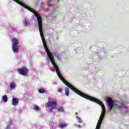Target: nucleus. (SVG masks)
<instances>
[{
	"instance_id": "obj_1",
	"label": "nucleus",
	"mask_w": 129,
	"mask_h": 129,
	"mask_svg": "<svg viewBox=\"0 0 129 129\" xmlns=\"http://www.w3.org/2000/svg\"><path fill=\"white\" fill-rule=\"evenodd\" d=\"M55 72L56 73L57 75L59 77V79L62 81V82L65 84L69 88H70L72 90H73L75 93L80 95V96H82V97H84V98H86V99H88V100H90V101H93V102H95V103H97L99 104L100 106L102 107V112L101 113L100 116L99 118L98 122L97 124V126L95 129H100V126H101V124H102V121H103V118H104V116L105 115L106 109L104 104L102 103V102L100 101L99 100L93 97H91L89 95H86L79 90L76 89L74 86H73L71 84L68 82L62 76L61 73H60V70H59V68L57 67V68L55 69Z\"/></svg>"
},
{
	"instance_id": "obj_2",
	"label": "nucleus",
	"mask_w": 129,
	"mask_h": 129,
	"mask_svg": "<svg viewBox=\"0 0 129 129\" xmlns=\"http://www.w3.org/2000/svg\"><path fill=\"white\" fill-rule=\"evenodd\" d=\"M14 2L18 4V5H20L25 9H26V10H28V11H29V12H31V13H33L36 16L37 21L38 22V28L40 32V35L41 36V39L42 40V43L43 45V47L45 49V52H46V54L49 58L50 61H55L54 60V55H53V53L52 52L50 51L49 48H48V45H47V43H46V40H45V37L44 36V33L43 32V18H42V16L40 15L39 13H37L34 10V9L30 8L29 6L25 5L22 2H20L19 0H13Z\"/></svg>"
},
{
	"instance_id": "obj_3",
	"label": "nucleus",
	"mask_w": 129,
	"mask_h": 129,
	"mask_svg": "<svg viewBox=\"0 0 129 129\" xmlns=\"http://www.w3.org/2000/svg\"><path fill=\"white\" fill-rule=\"evenodd\" d=\"M107 102L108 104V108L110 110V111H111L112 110V108H118L120 109L121 108V107L117 104L114 105V101L112 100V98L110 97L107 98Z\"/></svg>"
},
{
	"instance_id": "obj_4",
	"label": "nucleus",
	"mask_w": 129,
	"mask_h": 129,
	"mask_svg": "<svg viewBox=\"0 0 129 129\" xmlns=\"http://www.w3.org/2000/svg\"><path fill=\"white\" fill-rule=\"evenodd\" d=\"M13 44L12 45V51L14 53H18L19 52V47L20 43H19V40L17 38H13Z\"/></svg>"
},
{
	"instance_id": "obj_5",
	"label": "nucleus",
	"mask_w": 129,
	"mask_h": 129,
	"mask_svg": "<svg viewBox=\"0 0 129 129\" xmlns=\"http://www.w3.org/2000/svg\"><path fill=\"white\" fill-rule=\"evenodd\" d=\"M18 72L20 75H23V76H27L29 72V70L26 67H23L22 68L18 69Z\"/></svg>"
},
{
	"instance_id": "obj_6",
	"label": "nucleus",
	"mask_w": 129,
	"mask_h": 129,
	"mask_svg": "<svg viewBox=\"0 0 129 129\" xmlns=\"http://www.w3.org/2000/svg\"><path fill=\"white\" fill-rule=\"evenodd\" d=\"M57 105L58 104L56 101H48L46 103V107H51V109H56Z\"/></svg>"
},
{
	"instance_id": "obj_7",
	"label": "nucleus",
	"mask_w": 129,
	"mask_h": 129,
	"mask_svg": "<svg viewBox=\"0 0 129 129\" xmlns=\"http://www.w3.org/2000/svg\"><path fill=\"white\" fill-rule=\"evenodd\" d=\"M18 103H19V100L18 98H14L12 100V104L14 105H18Z\"/></svg>"
},
{
	"instance_id": "obj_8",
	"label": "nucleus",
	"mask_w": 129,
	"mask_h": 129,
	"mask_svg": "<svg viewBox=\"0 0 129 129\" xmlns=\"http://www.w3.org/2000/svg\"><path fill=\"white\" fill-rule=\"evenodd\" d=\"M16 86H17V85L15 82L10 83V88L11 89H15V88H16Z\"/></svg>"
},
{
	"instance_id": "obj_9",
	"label": "nucleus",
	"mask_w": 129,
	"mask_h": 129,
	"mask_svg": "<svg viewBox=\"0 0 129 129\" xmlns=\"http://www.w3.org/2000/svg\"><path fill=\"white\" fill-rule=\"evenodd\" d=\"M29 20H28V19L25 18L24 19V22H23V24L25 25V26H28V25H29Z\"/></svg>"
},
{
	"instance_id": "obj_10",
	"label": "nucleus",
	"mask_w": 129,
	"mask_h": 129,
	"mask_svg": "<svg viewBox=\"0 0 129 129\" xmlns=\"http://www.w3.org/2000/svg\"><path fill=\"white\" fill-rule=\"evenodd\" d=\"M65 94L67 96H69V88L66 87L64 89Z\"/></svg>"
},
{
	"instance_id": "obj_11",
	"label": "nucleus",
	"mask_w": 129,
	"mask_h": 129,
	"mask_svg": "<svg viewBox=\"0 0 129 129\" xmlns=\"http://www.w3.org/2000/svg\"><path fill=\"white\" fill-rule=\"evenodd\" d=\"M3 99L4 102H7L8 101V96L7 95H5L3 96Z\"/></svg>"
},
{
	"instance_id": "obj_12",
	"label": "nucleus",
	"mask_w": 129,
	"mask_h": 129,
	"mask_svg": "<svg viewBox=\"0 0 129 129\" xmlns=\"http://www.w3.org/2000/svg\"><path fill=\"white\" fill-rule=\"evenodd\" d=\"M67 124L64 123V124H59L58 125L59 127H66L67 126Z\"/></svg>"
},
{
	"instance_id": "obj_13",
	"label": "nucleus",
	"mask_w": 129,
	"mask_h": 129,
	"mask_svg": "<svg viewBox=\"0 0 129 129\" xmlns=\"http://www.w3.org/2000/svg\"><path fill=\"white\" fill-rule=\"evenodd\" d=\"M58 112H64V108L63 107H59L58 108Z\"/></svg>"
},
{
	"instance_id": "obj_14",
	"label": "nucleus",
	"mask_w": 129,
	"mask_h": 129,
	"mask_svg": "<svg viewBox=\"0 0 129 129\" xmlns=\"http://www.w3.org/2000/svg\"><path fill=\"white\" fill-rule=\"evenodd\" d=\"M61 56H62V54L60 53L57 54V55L56 56L57 59H58V60H61Z\"/></svg>"
},
{
	"instance_id": "obj_15",
	"label": "nucleus",
	"mask_w": 129,
	"mask_h": 129,
	"mask_svg": "<svg viewBox=\"0 0 129 129\" xmlns=\"http://www.w3.org/2000/svg\"><path fill=\"white\" fill-rule=\"evenodd\" d=\"M33 109H35V110H39V109H40V108L39 107V106L35 105Z\"/></svg>"
},
{
	"instance_id": "obj_16",
	"label": "nucleus",
	"mask_w": 129,
	"mask_h": 129,
	"mask_svg": "<svg viewBox=\"0 0 129 129\" xmlns=\"http://www.w3.org/2000/svg\"><path fill=\"white\" fill-rule=\"evenodd\" d=\"M78 120V122L79 123H82V120H81V118L79 117H77Z\"/></svg>"
},
{
	"instance_id": "obj_17",
	"label": "nucleus",
	"mask_w": 129,
	"mask_h": 129,
	"mask_svg": "<svg viewBox=\"0 0 129 129\" xmlns=\"http://www.w3.org/2000/svg\"><path fill=\"white\" fill-rule=\"evenodd\" d=\"M38 91L39 93H45V90H44L39 89Z\"/></svg>"
},
{
	"instance_id": "obj_18",
	"label": "nucleus",
	"mask_w": 129,
	"mask_h": 129,
	"mask_svg": "<svg viewBox=\"0 0 129 129\" xmlns=\"http://www.w3.org/2000/svg\"><path fill=\"white\" fill-rule=\"evenodd\" d=\"M62 89L59 88L58 89V92H59L60 93H62Z\"/></svg>"
},
{
	"instance_id": "obj_19",
	"label": "nucleus",
	"mask_w": 129,
	"mask_h": 129,
	"mask_svg": "<svg viewBox=\"0 0 129 129\" xmlns=\"http://www.w3.org/2000/svg\"><path fill=\"white\" fill-rule=\"evenodd\" d=\"M47 12H49V9L47 8L44 11V13H47Z\"/></svg>"
},
{
	"instance_id": "obj_20",
	"label": "nucleus",
	"mask_w": 129,
	"mask_h": 129,
	"mask_svg": "<svg viewBox=\"0 0 129 129\" xmlns=\"http://www.w3.org/2000/svg\"><path fill=\"white\" fill-rule=\"evenodd\" d=\"M9 124H10V125H12V124H13V121H10L9 122Z\"/></svg>"
},
{
	"instance_id": "obj_21",
	"label": "nucleus",
	"mask_w": 129,
	"mask_h": 129,
	"mask_svg": "<svg viewBox=\"0 0 129 129\" xmlns=\"http://www.w3.org/2000/svg\"><path fill=\"white\" fill-rule=\"evenodd\" d=\"M11 127L10 126H8L6 128V129H10Z\"/></svg>"
},
{
	"instance_id": "obj_22",
	"label": "nucleus",
	"mask_w": 129,
	"mask_h": 129,
	"mask_svg": "<svg viewBox=\"0 0 129 129\" xmlns=\"http://www.w3.org/2000/svg\"><path fill=\"white\" fill-rule=\"evenodd\" d=\"M47 6H48V7H52V5H50L49 3L47 4Z\"/></svg>"
},
{
	"instance_id": "obj_23",
	"label": "nucleus",
	"mask_w": 129,
	"mask_h": 129,
	"mask_svg": "<svg viewBox=\"0 0 129 129\" xmlns=\"http://www.w3.org/2000/svg\"><path fill=\"white\" fill-rule=\"evenodd\" d=\"M50 2H52V0H49V1H48V3H50Z\"/></svg>"
},
{
	"instance_id": "obj_24",
	"label": "nucleus",
	"mask_w": 129,
	"mask_h": 129,
	"mask_svg": "<svg viewBox=\"0 0 129 129\" xmlns=\"http://www.w3.org/2000/svg\"><path fill=\"white\" fill-rule=\"evenodd\" d=\"M75 114H78V113L77 112H76Z\"/></svg>"
}]
</instances>
